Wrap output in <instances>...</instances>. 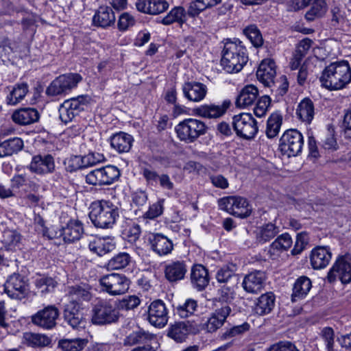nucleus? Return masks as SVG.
I'll return each instance as SVG.
<instances>
[{"label":"nucleus","instance_id":"obj_1","mask_svg":"<svg viewBox=\"0 0 351 351\" xmlns=\"http://www.w3.org/2000/svg\"><path fill=\"white\" fill-rule=\"evenodd\" d=\"M322 86L329 90L343 89L351 82V68L346 60L337 61L326 66L319 77Z\"/></svg>","mask_w":351,"mask_h":351},{"label":"nucleus","instance_id":"obj_2","mask_svg":"<svg viewBox=\"0 0 351 351\" xmlns=\"http://www.w3.org/2000/svg\"><path fill=\"white\" fill-rule=\"evenodd\" d=\"M248 61L246 47L239 39H227L222 50L221 65L229 73L241 71Z\"/></svg>","mask_w":351,"mask_h":351},{"label":"nucleus","instance_id":"obj_3","mask_svg":"<svg viewBox=\"0 0 351 351\" xmlns=\"http://www.w3.org/2000/svg\"><path fill=\"white\" fill-rule=\"evenodd\" d=\"M90 208V219L97 228H112L119 216L118 207L109 201L95 202Z\"/></svg>","mask_w":351,"mask_h":351},{"label":"nucleus","instance_id":"obj_4","mask_svg":"<svg viewBox=\"0 0 351 351\" xmlns=\"http://www.w3.org/2000/svg\"><path fill=\"white\" fill-rule=\"evenodd\" d=\"M120 313L112 302L104 299H97L91 309V322L95 325L104 326L117 323Z\"/></svg>","mask_w":351,"mask_h":351},{"label":"nucleus","instance_id":"obj_5","mask_svg":"<svg viewBox=\"0 0 351 351\" xmlns=\"http://www.w3.org/2000/svg\"><path fill=\"white\" fill-rule=\"evenodd\" d=\"M207 130L204 122L193 118L183 120L175 128L178 138L186 143L195 142L200 136L204 135Z\"/></svg>","mask_w":351,"mask_h":351},{"label":"nucleus","instance_id":"obj_6","mask_svg":"<svg viewBox=\"0 0 351 351\" xmlns=\"http://www.w3.org/2000/svg\"><path fill=\"white\" fill-rule=\"evenodd\" d=\"M304 138L297 130L291 129L284 132L280 139L279 149L283 155L293 157L299 155L302 150Z\"/></svg>","mask_w":351,"mask_h":351},{"label":"nucleus","instance_id":"obj_7","mask_svg":"<svg viewBox=\"0 0 351 351\" xmlns=\"http://www.w3.org/2000/svg\"><path fill=\"white\" fill-rule=\"evenodd\" d=\"M218 205L221 210H223L231 215L246 218L250 215L252 208L247 200L240 196H228L220 198Z\"/></svg>","mask_w":351,"mask_h":351},{"label":"nucleus","instance_id":"obj_8","mask_svg":"<svg viewBox=\"0 0 351 351\" xmlns=\"http://www.w3.org/2000/svg\"><path fill=\"white\" fill-rule=\"evenodd\" d=\"M102 291L110 295L124 294L130 288V280L125 275L112 273L99 279Z\"/></svg>","mask_w":351,"mask_h":351},{"label":"nucleus","instance_id":"obj_9","mask_svg":"<svg viewBox=\"0 0 351 351\" xmlns=\"http://www.w3.org/2000/svg\"><path fill=\"white\" fill-rule=\"evenodd\" d=\"M88 103L87 95H80L65 100L59 108V117L65 124L71 122L76 116L84 110Z\"/></svg>","mask_w":351,"mask_h":351},{"label":"nucleus","instance_id":"obj_10","mask_svg":"<svg viewBox=\"0 0 351 351\" xmlns=\"http://www.w3.org/2000/svg\"><path fill=\"white\" fill-rule=\"evenodd\" d=\"M82 77L77 73L61 75L53 80L46 89L48 96H57L66 94L77 86Z\"/></svg>","mask_w":351,"mask_h":351},{"label":"nucleus","instance_id":"obj_11","mask_svg":"<svg viewBox=\"0 0 351 351\" xmlns=\"http://www.w3.org/2000/svg\"><path fill=\"white\" fill-rule=\"evenodd\" d=\"M119 176L120 171L117 167L108 165L89 172L86 176V182L94 186L110 185L117 180Z\"/></svg>","mask_w":351,"mask_h":351},{"label":"nucleus","instance_id":"obj_12","mask_svg":"<svg viewBox=\"0 0 351 351\" xmlns=\"http://www.w3.org/2000/svg\"><path fill=\"white\" fill-rule=\"evenodd\" d=\"M232 124L237 134L245 139L254 138L258 130L256 119L249 113L234 115Z\"/></svg>","mask_w":351,"mask_h":351},{"label":"nucleus","instance_id":"obj_13","mask_svg":"<svg viewBox=\"0 0 351 351\" xmlns=\"http://www.w3.org/2000/svg\"><path fill=\"white\" fill-rule=\"evenodd\" d=\"M337 278L343 284L351 281V258L349 256L339 258L329 270L327 275L329 282H335Z\"/></svg>","mask_w":351,"mask_h":351},{"label":"nucleus","instance_id":"obj_14","mask_svg":"<svg viewBox=\"0 0 351 351\" xmlns=\"http://www.w3.org/2000/svg\"><path fill=\"white\" fill-rule=\"evenodd\" d=\"M27 282L22 275L14 273L10 275L5 285L4 291L12 299L21 300L27 291Z\"/></svg>","mask_w":351,"mask_h":351},{"label":"nucleus","instance_id":"obj_15","mask_svg":"<svg viewBox=\"0 0 351 351\" xmlns=\"http://www.w3.org/2000/svg\"><path fill=\"white\" fill-rule=\"evenodd\" d=\"M59 311L54 305H49L32 316V322L45 329H51L56 325Z\"/></svg>","mask_w":351,"mask_h":351},{"label":"nucleus","instance_id":"obj_16","mask_svg":"<svg viewBox=\"0 0 351 351\" xmlns=\"http://www.w3.org/2000/svg\"><path fill=\"white\" fill-rule=\"evenodd\" d=\"M55 167L53 156L47 154L34 156L27 168L32 173L43 176L52 173L55 171Z\"/></svg>","mask_w":351,"mask_h":351},{"label":"nucleus","instance_id":"obj_17","mask_svg":"<svg viewBox=\"0 0 351 351\" xmlns=\"http://www.w3.org/2000/svg\"><path fill=\"white\" fill-rule=\"evenodd\" d=\"M232 312L229 304H225L217 308L210 316L202 324V329L207 332H214L221 328L225 323L227 317Z\"/></svg>","mask_w":351,"mask_h":351},{"label":"nucleus","instance_id":"obj_18","mask_svg":"<svg viewBox=\"0 0 351 351\" xmlns=\"http://www.w3.org/2000/svg\"><path fill=\"white\" fill-rule=\"evenodd\" d=\"M168 311L161 300L153 301L148 308L147 320L154 326L164 327L168 322Z\"/></svg>","mask_w":351,"mask_h":351},{"label":"nucleus","instance_id":"obj_19","mask_svg":"<svg viewBox=\"0 0 351 351\" xmlns=\"http://www.w3.org/2000/svg\"><path fill=\"white\" fill-rule=\"evenodd\" d=\"M147 241L151 249L159 256L167 255L173 250V245L171 240L162 234H149Z\"/></svg>","mask_w":351,"mask_h":351},{"label":"nucleus","instance_id":"obj_20","mask_svg":"<svg viewBox=\"0 0 351 351\" xmlns=\"http://www.w3.org/2000/svg\"><path fill=\"white\" fill-rule=\"evenodd\" d=\"M187 272V265L184 261H173L165 265L164 274L166 280L173 284L183 280Z\"/></svg>","mask_w":351,"mask_h":351},{"label":"nucleus","instance_id":"obj_21","mask_svg":"<svg viewBox=\"0 0 351 351\" xmlns=\"http://www.w3.org/2000/svg\"><path fill=\"white\" fill-rule=\"evenodd\" d=\"M230 101L225 100L221 105L205 104L194 109L195 115L207 119H217L223 116L230 106Z\"/></svg>","mask_w":351,"mask_h":351},{"label":"nucleus","instance_id":"obj_22","mask_svg":"<svg viewBox=\"0 0 351 351\" xmlns=\"http://www.w3.org/2000/svg\"><path fill=\"white\" fill-rule=\"evenodd\" d=\"M265 279L266 276L264 272L254 271L245 276L242 287L246 292L256 294L263 289Z\"/></svg>","mask_w":351,"mask_h":351},{"label":"nucleus","instance_id":"obj_23","mask_svg":"<svg viewBox=\"0 0 351 351\" xmlns=\"http://www.w3.org/2000/svg\"><path fill=\"white\" fill-rule=\"evenodd\" d=\"M276 74V64L274 61L271 59L263 60L256 71L257 79L268 87L274 84Z\"/></svg>","mask_w":351,"mask_h":351},{"label":"nucleus","instance_id":"obj_24","mask_svg":"<svg viewBox=\"0 0 351 351\" xmlns=\"http://www.w3.org/2000/svg\"><path fill=\"white\" fill-rule=\"evenodd\" d=\"M84 232L83 223L78 219H71L62 226L60 235L66 243L79 241Z\"/></svg>","mask_w":351,"mask_h":351},{"label":"nucleus","instance_id":"obj_25","mask_svg":"<svg viewBox=\"0 0 351 351\" xmlns=\"http://www.w3.org/2000/svg\"><path fill=\"white\" fill-rule=\"evenodd\" d=\"M190 280L194 289L204 290L209 283L208 269L202 264L193 265L191 269Z\"/></svg>","mask_w":351,"mask_h":351},{"label":"nucleus","instance_id":"obj_26","mask_svg":"<svg viewBox=\"0 0 351 351\" xmlns=\"http://www.w3.org/2000/svg\"><path fill=\"white\" fill-rule=\"evenodd\" d=\"M182 91L184 97L189 101L198 102L206 97L207 87L200 82H188L183 84Z\"/></svg>","mask_w":351,"mask_h":351},{"label":"nucleus","instance_id":"obj_27","mask_svg":"<svg viewBox=\"0 0 351 351\" xmlns=\"http://www.w3.org/2000/svg\"><path fill=\"white\" fill-rule=\"evenodd\" d=\"M332 253L327 247H317L311 251L310 261L314 269L325 268L330 263Z\"/></svg>","mask_w":351,"mask_h":351},{"label":"nucleus","instance_id":"obj_28","mask_svg":"<svg viewBox=\"0 0 351 351\" xmlns=\"http://www.w3.org/2000/svg\"><path fill=\"white\" fill-rule=\"evenodd\" d=\"M115 247L116 243L111 237L95 238L88 244L90 251L99 256H103L112 252Z\"/></svg>","mask_w":351,"mask_h":351},{"label":"nucleus","instance_id":"obj_29","mask_svg":"<svg viewBox=\"0 0 351 351\" xmlns=\"http://www.w3.org/2000/svg\"><path fill=\"white\" fill-rule=\"evenodd\" d=\"M115 20V14L110 7L101 6L93 17V23L95 26L106 28L113 25Z\"/></svg>","mask_w":351,"mask_h":351},{"label":"nucleus","instance_id":"obj_30","mask_svg":"<svg viewBox=\"0 0 351 351\" xmlns=\"http://www.w3.org/2000/svg\"><path fill=\"white\" fill-rule=\"evenodd\" d=\"M192 326L189 322H176L169 326L167 336L178 343H182L192 331Z\"/></svg>","mask_w":351,"mask_h":351},{"label":"nucleus","instance_id":"obj_31","mask_svg":"<svg viewBox=\"0 0 351 351\" xmlns=\"http://www.w3.org/2000/svg\"><path fill=\"white\" fill-rule=\"evenodd\" d=\"M64 319L73 328L84 326V321L79 311V305L74 302H70L65 306Z\"/></svg>","mask_w":351,"mask_h":351},{"label":"nucleus","instance_id":"obj_32","mask_svg":"<svg viewBox=\"0 0 351 351\" xmlns=\"http://www.w3.org/2000/svg\"><path fill=\"white\" fill-rule=\"evenodd\" d=\"M12 118L14 123L25 125L37 122L39 120L40 114L35 108H24L14 111Z\"/></svg>","mask_w":351,"mask_h":351},{"label":"nucleus","instance_id":"obj_33","mask_svg":"<svg viewBox=\"0 0 351 351\" xmlns=\"http://www.w3.org/2000/svg\"><path fill=\"white\" fill-rule=\"evenodd\" d=\"M276 297L272 292H267L258 297L254 306L256 314L263 316L270 313L275 306Z\"/></svg>","mask_w":351,"mask_h":351},{"label":"nucleus","instance_id":"obj_34","mask_svg":"<svg viewBox=\"0 0 351 351\" xmlns=\"http://www.w3.org/2000/svg\"><path fill=\"white\" fill-rule=\"evenodd\" d=\"M133 141V137L123 132L114 134L110 138L111 147L118 153L128 152L132 146Z\"/></svg>","mask_w":351,"mask_h":351},{"label":"nucleus","instance_id":"obj_35","mask_svg":"<svg viewBox=\"0 0 351 351\" xmlns=\"http://www.w3.org/2000/svg\"><path fill=\"white\" fill-rule=\"evenodd\" d=\"M136 9L143 13L148 14H159L169 8V3L165 0H149L145 1H136Z\"/></svg>","mask_w":351,"mask_h":351},{"label":"nucleus","instance_id":"obj_36","mask_svg":"<svg viewBox=\"0 0 351 351\" xmlns=\"http://www.w3.org/2000/svg\"><path fill=\"white\" fill-rule=\"evenodd\" d=\"M312 287L311 280L306 276L299 277L295 282L291 294V301L295 302L308 294Z\"/></svg>","mask_w":351,"mask_h":351},{"label":"nucleus","instance_id":"obj_37","mask_svg":"<svg viewBox=\"0 0 351 351\" xmlns=\"http://www.w3.org/2000/svg\"><path fill=\"white\" fill-rule=\"evenodd\" d=\"M258 95V88L254 85L245 86L237 98L236 105L239 108H246L252 105Z\"/></svg>","mask_w":351,"mask_h":351},{"label":"nucleus","instance_id":"obj_38","mask_svg":"<svg viewBox=\"0 0 351 351\" xmlns=\"http://www.w3.org/2000/svg\"><path fill=\"white\" fill-rule=\"evenodd\" d=\"M237 267L235 264L229 263L223 265L216 273L215 278L217 281L224 284H237Z\"/></svg>","mask_w":351,"mask_h":351},{"label":"nucleus","instance_id":"obj_39","mask_svg":"<svg viewBox=\"0 0 351 351\" xmlns=\"http://www.w3.org/2000/svg\"><path fill=\"white\" fill-rule=\"evenodd\" d=\"M279 232V228L272 223L258 227L255 231L256 241L263 244L274 239Z\"/></svg>","mask_w":351,"mask_h":351},{"label":"nucleus","instance_id":"obj_40","mask_svg":"<svg viewBox=\"0 0 351 351\" xmlns=\"http://www.w3.org/2000/svg\"><path fill=\"white\" fill-rule=\"evenodd\" d=\"M23 141L21 138L14 137L0 143V158L12 156L23 148Z\"/></svg>","mask_w":351,"mask_h":351},{"label":"nucleus","instance_id":"obj_41","mask_svg":"<svg viewBox=\"0 0 351 351\" xmlns=\"http://www.w3.org/2000/svg\"><path fill=\"white\" fill-rule=\"evenodd\" d=\"M292 245V239L288 233H284L278 236L271 243L269 248V254L271 257L278 256L281 252L287 251Z\"/></svg>","mask_w":351,"mask_h":351},{"label":"nucleus","instance_id":"obj_42","mask_svg":"<svg viewBox=\"0 0 351 351\" xmlns=\"http://www.w3.org/2000/svg\"><path fill=\"white\" fill-rule=\"evenodd\" d=\"M69 295L73 301L77 304L78 302H88L92 299L90 287L87 284L76 285L69 287Z\"/></svg>","mask_w":351,"mask_h":351},{"label":"nucleus","instance_id":"obj_43","mask_svg":"<svg viewBox=\"0 0 351 351\" xmlns=\"http://www.w3.org/2000/svg\"><path fill=\"white\" fill-rule=\"evenodd\" d=\"M296 114L301 121L310 124L315 114V108L312 100L309 98L303 99L298 106Z\"/></svg>","mask_w":351,"mask_h":351},{"label":"nucleus","instance_id":"obj_44","mask_svg":"<svg viewBox=\"0 0 351 351\" xmlns=\"http://www.w3.org/2000/svg\"><path fill=\"white\" fill-rule=\"evenodd\" d=\"M51 341L49 337L39 333L29 332L23 333V343L32 348L47 346L51 343Z\"/></svg>","mask_w":351,"mask_h":351},{"label":"nucleus","instance_id":"obj_45","mask_svg":"<svg viewBox=\"0 0 351 351\" xmlns=\"http://www.w3.org/2000/svg\"><path fill=\"white\" fill-rule=\"evenodd\" d=\"M197 302L192 298L186 299L183 303L178 304L174 308V313L182 319L193 315L197 311Z\"/></svg>","mask_w":351,"mask_h":351},{"label":"nucleus","instance_id":"obj_46","mask_svg":"<svg viewBox=\"0 0 351 351\" xmlns=\"http://www.w3.org/2000/svg\"><path fill=\"white\" fill-rule=\"evenodd\" d=\"M28 93L27 83L16 84L6 97L8 105L14 106L21 102Z\"/></svg>","mask_w":351,"mask_h":351},{"label":"nucleus","instance_id":"obj_47","mask_svg":"<svg viewBox=\"0 0 351 351\" xmlns=\"http://www.w3.org/2000/svg\"><path fill=\"white\" fill-rule=\"evenodd\" d=\"M282 123V116L278 112L272 113L267 121L265 133L269 138L276 137L279 132Z\"/></svg>","mask_w":351,"mask_h":351},{"label":"nucleus","instance_id":"obj_48","mask_svg":"<svg viewBox=\"0 0 351 351\" xmlns=\"http://www.w3.org/2000/svg\"><path fill=\"white\" fill-rule=\"evenodd\" d=\"M88 342V339L84 338L64 339L59 341L58 346L63 351H81Z\"/></svg>","mask_w":351,"mask_h":351},{"label":"nucleus","instance_id":"obj_49","mask_svg":"<svg viewBox=\"0 0 351 351\" xmlns=\"http://www.w3.org/2000/svg\"><path fill=\"white\" fill-rule=\"evenodd\" d=\"M243 32L254 47L259 48L263 46V38L261 31L256 25L247 26L243 29Z\"/></svg>","mask_w":351,"mask_h":351},{"label":"nucleus","instance_id":"obj_50","mask_svg":"<svg viewBox=\"0 0 351 351\" xmlns=\"http://www.w3.org/2000/svg\"><path fill=\"white\" fill-rule=\"evenodd\" d=\"M186 12L182 7H176L162 19L161 22L166 25L172 24L174 22L183 24L186 21Z\"/></svg>","mask_w":351,"mask_h":351},{"label":"nucleus","instance_id":"obj_51","mask_svg":"<svg viewBox=\"0 0 351 351\" xmlns=\"http://www.w3.org/2000/svg\"><path fill=\"white\" fill-rule=\"evenodd\" d=\"M326 12L325 0H315L311 9L306 13L305 18L308 21H313L316 18L322 17Z\"/></svg>","mask_w":351,"mask_h":351},{"label":"nucleus","instance_id":"obj_52","mask_svg":"<svg viewBox=\"0 0 351 351\" xmlns=\"http://www.w3.org/2000/svg\"><path fill=\"white\" fill-rule=\"evenodd\" d=\"M21 234L16 230L6 229L3 232L2 243L8 250H14L21 241Z\"/></svg>","mask_w":351,"mask_h":351},{"label":"nucleus","instance_id":"obj_53","mask_svg":"<svg viewBox=\"0 0 351 351\" xmlns=\"http://www.w3.org/2000/svg\"><path fill=\"white\" fill-rule=\"evenodd\" d=\"M131 257L126 252H120L109 260L108 268L110 269H121L128 265Z\"/></svg>","mask_w":351,"mask_h":351},{"label":"nucleus","instance_id":"obj_54","mask_svg":"<svg viewBox=\"0 0 351 351\" xmlns=\"http://www.w3.org/2000/svg\"><path fill=\"white\" fill-rule=\"evenodd\" d=\"M250 328V326L247 322H244L242 324L234 326L223 332L221 335V339L223 340H226L232 337L242 335L243 333L247 332Z\"/></svg>","mask_w":351,"mask_h":351},{"label":"nucleus","instance_id":"obj_55","mask_svg":"<svg viewBox=\"0 0 351 351\" xmlns=\"http://www.w3.org/2000/svg\"><path fill=\"white\" fill-rule=\"evenodd\" d=\"M149 339V335L142 330L134 331L124 339L125 346H133L145 343Z\"/></svg>","mask_w":351,"mask_h":351},{"label":"nucleus","instance_id":"obj_56","mask_svg":"<svg viewBox=\"0 0 351 351\" xmlns=\"http://www.w3.org/2000/svg\"><path fill=\"white\" fill-rule=\"evenodd\" d=\"M141 299L136 295H130L119 300L118 309L130 311L137 308L141 304Z\"/></svg>","mask_w":351,"mask_h":351},{"label":"nucleus","instance_id":"obj_57","mask_svg":"<svg viewBox=\"0 0 351 351\" xmlns=\"http://www.w3.org/2000/svg\"><path fill=\"white\" fill-rule=\"evenodd\" d=\"M236 284H230L227 285L225 284L218 289V300L219 302H225L226 304H228L233 300L235 295V291L234 287Z\"/></svg>","mask_w":351,"mask_h":351},{"label":"nucleus","instance_id":"obj_58","mask_svg":"<svg viewBox=\"0 0 351 351\" xmlns=\"http://www.w3.org/2000/svg\"><path fill=\"white\" fill-rule=\"evenodd\" d=\"M141 233V227L136 223L128 226V227L123 230L122 236L123 239H126L130 243H134L138 239Z\"/></svg>","mask_w":351,"mask_h":351},{"label":"nucleus","instance_id":"obj_59","mask_svg":"<svg viewBox=\"0 0 351 351\" xmlns=\"http://www.w3.org/2000/svg\"><path fill=\"white\" fill-rule=\"evenodd\" d=\"M36 286L40 289L42 293L53 291L58 285V282L51 277L43 276L36 279Z\"/></svg>","mask_w":351,"mask_h":351},{"label":"nucleus","instance_id":"obj_60","mask_svg":"<svg viewBox=\"0 0 351 351\" xmlns=\"http://www.w3.org/2000/svg\"><path fill=\"white\" fill-rule=\"evenodd\" d=\"M164 199H160L156 203L149 206L148 210L144 214V217L154 219L160 216L164 210Z\"/></svg>","mask_w":351,"mask_h":351},{"label":"nucleus","instance_id":"obj_61","mask_svg":"<svg viewBox=\"0 0 351 351\" xmlns=\"http://www.w3.org/2000/svg\"><path fill=\"white\" fill-rule=\"evenodd\" d=\"M81 156H72L64 160L65 169L67 172L73 173L84 169Z\"/></svg>","mask_w":351,"mask_h":351},{"label":"nucleus","instance_id":"obj_62","mask_svg":"<svg viewBox=\"0 0 351 351\" xmlns=\"http://www.w3.org/2000/svg\"><path fill=\"white\" fill-rule=\"evenodd\" d=\"M81 159L83 160L82 165L84 169H85L96 165L97 163L103 161L104 160V156L103 154L99 153L91 152L87 155L81 156Z\"/></svg>","mask_w":351,"mask_h":351},{"label":"nucleus","instance_id":"obj_63","mask_svg":"<svg viewBox=\"0 0 351 351\" xmlns=\"http://www.w3.org/2000/svg\"><path fill=\"white\" fill-rule=\"evenodd\" d=\"M308 242V238L306 232L298 234L294 247L291 250V254L293 255L300 254L304 250Z\"/></svg>","mask_w":351,"mask_h":351},{"label":"nucleus","instance_id":"obj_64","mask_svg":"<svg viewBox=\"0 0 351 351\" xmlns=\"http://www.w3.org/2000/svg\"><path fill=\"white\" fill-rule=\"evenodd\" d=\"M268 351H300V350L291 341H280L270 346Z\"/></svg>","mask_w":351,"mask_h":351}]
</instances>
